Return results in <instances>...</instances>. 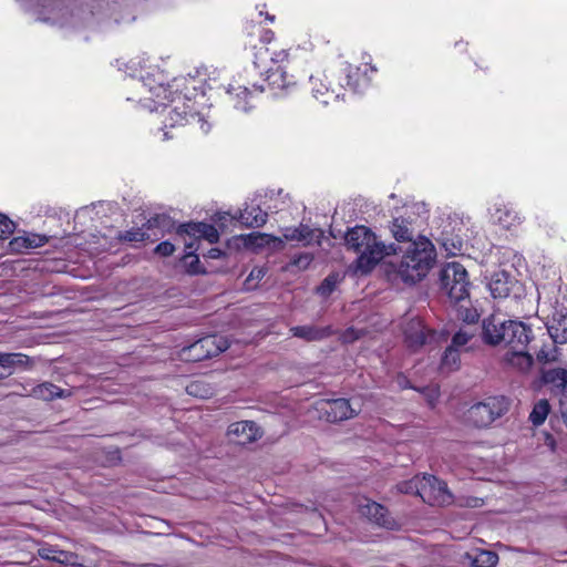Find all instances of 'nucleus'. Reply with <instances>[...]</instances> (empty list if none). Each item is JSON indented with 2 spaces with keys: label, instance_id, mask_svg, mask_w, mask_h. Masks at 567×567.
<instances>
[{
  "label": "nucleus",
  "instance_id": "obj_1",
  "mask_svg": "<svg viewBox=\"0 0 567 567\" xmlns=\"http://www.w3.org/2000/svg\"><path fill=\"white\" fill-rule=\"evenodd\" d=\"M436 261V250L432 241L420 237L412 241L398 264L390 262L386 274L395 276L404 284L414 285L421 281Z\"/></svg>",
  "mask_w": 567,
  "mask_h": 567
},
{
  "label": "nucleus",
  "instance_id": "obj_2",
  "mask_svg": "<svg viewBox=\"0 0 567 567\" xmlns=\"http://www.w3.org/2000/svg\"><path fill=\"white\" fill-rule=\"evenodd\" d=\"M344 240L348 249L359 255L355 260V270L363 275L369 274L385 256L398 252L394 244L385 245L379 241L370 228L361 225L349 229Z\"/></svg>",
  "mask_w": 567,
  "mask_h": 567
},
{
  "label": "nucleus",
  "instance_id": "obj_3",
  "mask_svg": "<svg viewBox=\"0 0 567 567\" xmlns=\"http://www.w3.org/2000/svg\"><path fill=\"white\" fill-rule=\"evenodd\" d=\"M147 91L150 96H143V99L152 101L155 110L159 106L164 107L166 112L164 125L166 127L184 126L189 118H195L197 115L190 99L176 93L173 95L167 86L161 84Z\"/></svg>",
  "mask_w": 567,
  "mask_h": 567
},
{
  "label": "nucleus",
  "instance_id": "obj_4",
  "mask_svg": "<svg viewBox=\"0 0 567 567\" xmlns=\"http://www.w3.org/2000/svg\"><path fill=\"white\" fill-rule=\"evenodd\" d=\"M413 489L424 503L431 506H444L453 502V495L450 493L446 483L434 475L415 476L400 486V491L404 493Z\"/></svg>",
  "mask_w": 567,
  "mask_h": 567
},
{
  "label": "nucleus",
  "instance_id": "obj_5",
  "mask_svg": "<svg viewBox=\"0 0 567 567\" xmlns=\"http://www.w3.org/2000/svg\"><path fill=\"white\" fill-rule=\"evenodd\" d=\"M440 288L453 305L470 301L472 284L465 267L457 261L447 262L440 271Z\"/></svg>",
  "mask_w": 567,
  "mask_h": 567
},
{
  "label": "nucleus",
  "instance_id": "obj_6",
  "mask_svg": "<svg viewBox=\"0 0 567 567\" xmlns=\"http://www.w3.org/2000/svg\"><path fill=\"white\" fill-rule=\"evenodd\" d=\"M511 408V400L505 395H492L473 404L466 413V420L477 429L488 427L504 416Z\"/></svg>",
  "mask_w": 567,
  "mask_h": 567
},
{
  "label": "nucleus",
  "instance_id": "obj_7",
  "mask_svg": "<svg viewBox=\"0 0 567 567\" xmlns=\"http://www.w3.org/2000/svg\"><path fill=\"white\" fill-rule=\"evenodd\" d=\"M377 72L378 69L369 62L359 65L343 62L332 76L336 79L338 86L342 89L343 94L347 90L353 93H362L371 85L372 76Z\"/></svg>",
  "mask_w": 567,
  "mask_h": 567
},
{
  "label": "nucleus",
  "instance_id": "obj_8",
  "mask_svg": "<svg viewBox=\"0 0 567 567\" xmlns=\"http://www.w3.org/2000/svg\"><path fill=\"white\" fill-rule=\"evenodd\" d=\"M227 348L228 343L223 337L208 334L196 340L188 347H184L181 354L186 361L199 362L218 355L227 350Z\"/></svg>",
  "mask_w": 567,
  "mask_h": 567
},
{
  "label": "nucleus",
  "instance_id": "obj_9",
  "mask_svg": "<svg viewBox=\"0 0 567 567\" xmlns=\"http://www.w3.org/2000/svg\"><path fill=\"white\" fill-rule=\"evenodd\" d=\"M301 50L299 45L281 47L275 37L274 44H264L254 52V65L256 69H265L267 62H272L276 66H282L290 63L297 58V53Z\"/></svg>",
  "mask_w": 567,
  "mask_h": 567
},
{
  "label": "nucleus",
  "instance_id": "obj_10",
  "mask_svg": "<svg viewBox=\"0 0 567 567\" xmlns=\"http://www.w3.org/2000/svg\"><path fill=\"white\" fill-rule=\"evenodd\" d=\"M258 70L261 75L265 74V79L260 85L252 84L254 91H270L274 95H278L290 92L297 85L293 76L288 75L282 66H265Z\"/></svg>",
  "mask_w": 567,
  "mask_h": 567
},
{
  "label": "nucleus",
  "instance_id": "obj_11",
  "mask_svg": "<svg viewBox=\"0 0 567 567\" xmlns=\"http://www.w3.org/2000/svg\"><path fill=\"white\" fill-rule=\"evenodd\" d=\"M319 417L330 423H338L355 416L348 399H322L316 402Z\"/></svg>",
  "mask_w": 567,
  "mask_h": 567
},
{
  "label": "nucleus",
  "instance_id": "obj_12",
  "mask_svg": "<svg viewBox=\"0 0 567 567\" xmlns=\"http://www.w3.org/2000/svg\"><path fill=\"white\" fill-rule=\"evenodd\" d=\"M241 37L245 47L256 52L260 45L274 44L275 32L252 20H247L243 24Z\"/></svg>",
  "mask_w": 567,
  "mask_h": 567
},
{
  "label": "nucleus",
  "instance_id": "obj_13",
  "mask_svg": "<svg viewBox=\"0 0 567 567\" xmlns=\"http://www.w3.org/2000/svg\"><path fill=\"white\" fill-rule=\"evenodd\" d=\"M176 234L179 236H189L193 239L190 243H194V249H197L196 243L202 239L207 240L209 244H216L219 240V233L217 228L213 224L204 221L181 224L176 229Z\"/></svg>",
  "mask_w": 567,
  "mask_h": 567
},
{
  "label": "nucleus",
  "instance_id": "obj_14",
  "mask_svg": "<svg viewBox=\"0 0 567 567\" xmlns=\"http://www.w3.org/2000/svg\"><path fill=\"white\" fill-rule=\"evenodd\" d=\"M533 339V330L522 321L507 320L502 343L511 350L527 349Z\"/></svg>",
  "mask_w": 567,
  "mask_h": 567
},
{
  "label": "nucleus",
  "instance_id": "obj_15",
  "mask_svg": "<svg viewBox=\"0 0 567 567\" xmlns=\"http://www.w3.org/2000/svg\"><path fill=\"white\" fill-rule=\"evenodd\" d=\"M326 81L319 76H310V85L312 96L323 105H328L331 101H338L343 97L342 89L338 86L333 76L329 80L326 76Z\"/></svg>",
  "mask_w": 567,
  "mask_h": 567
},
{
  "label": "nucleus",
  "instance_id": "obj_16",
  "mask_svg": "<svg viewBox=\"0 0 567 567\" xmlns=\"http://www.w3.org/2000/svg\"><path fill=\"white\" fill-rule=\"evenodd\" d=\"M358 509L362 516L367 517L370 522L378 526L392 528L394 525V520L391 517L388 508L380 503L364 498L363 503L360 502L358 504Z\"/></svg>",
  "mask_w": 567,
  "mask_h": 567
},
{
  "label": "nucleus",
  "instance_id": "obj_17",
  "mask_svg": "<svg viewBox=\"0 0 567 567\" xmlns=\"http://www.w3.org/2000/svg\"><path fill=\"white\" fill-rule=\"evenodd\" d=\"M228 435L235 436L236 442L244 445L260 439L261 432L254 421H238L229 425Z\"/></svg>",
  "mask_w": 567,
  "mask_h": 567
},
{
  "label": "nucleus",
  "instance_id": "obj_18",
  "mask_svg": "<svg viewBox=\"0 0 567 567\" xmlns=\"http://www.w3.org/2000/svg\"><path fill=\"white\" fill-rule=\"evenodd\" d=\"M506 321H502L494 315L485 318L482 326V339L489 346L501 344L504 339Z\"/></svg>",
  "mask_w": 567,
  "mask_h": 567
},
{
  "label": "nucleus",
  "instance_id": "obj_19",
  "mask_svg": "<svg viewBox=\"0 0 567 567\" xmlns=\"http://www.w3.org/2000/svg\"><path fill=\"white\" fill-rule=\"evenodd\" d=\"M548 332L554 343H567V308L555 307L551 313V322L548 326Z\"/></svg>",
  "mask_w": 567,
  "mask_h": 567
},
{
  "label": "nucleus",
  "instance_id": "obj_20",
  "mask_svg": "<svg viewBox=\"0 0 567 567\" xmlns=\"http://www.w3.org/2000/svg\"><path fill=\"white\" fill-rule=\"evenodd\" d=\"M405 343L409 348L416 349L426 342L425 326L420 318H412L403 328Z\"/></svg>",
  "mask_w": 567,
  "mask_h": 567
},
{
  "label": "nucleus",
  "instance_id": "obj_21",
  "mask_svg": "<svg viewBox=\"0 0 567 567\" xmlns=\"http://www.w3.org/2000/svg\"><path fill=\"white\" fill-rule=\"evenodd\" d=\"M542 381L545 385L550 386V391L556 395L567 393V370L563 368H554L542 372Z\"/></svg>",
  "mask_w": 567,
  "mask_h": 567
},
{
  "label": "nucleus",
  "instance_id": "obj_22",
  "mask_svg": "<svg viewBox=\"0 0 567 567\" xmlns=\"http://www.w3.org/2000/svg\"><path fill=\"white\" fill-rule=\"evenodd\" d=\"M167 217L165 215H155L151 217L144 225L143 228H133L130 230H126L121 238L125 241H145L151 238V236L144 230H151L153 228H157L161 226H164L166 223Z\"/></svg>",
  "mask_w": 567,
  "mask_h": 567
},
{
  "label": "nucleus",
  "instance_id": "obj_23",
  "mask_svg": "<svg viewBox=\"0 0 567 567\" xmlns=\"http://www.w3.org/2000/svg\"><path fill=\"white\" fill-rule=\"evenodd\" d=\"M48 243V237L44 235L29 234L25 236H18L9 241V249L12 252H23L29 249L42 247Z\"/></svg>",
  "mask_w": 567,
  "mask_h": 567
},
{
  "label": "nucleus",
  "instance_id": "obj_24",
  "mask_svg": "<svg viewBox=\"0 0 567 567\" xmlns=\"http://www.w3.org/2000/svg\"><path fill=\"white\" fill-rule=\"evenodd\" d=\"M238 219L245 227L259 228L267 223L268 214L258 205H246V207L240 210Z\"/></svg>",
  "mask_w": 567,
  "mask_h": 567
},
{
  "label": "nucleus",
  "instance_id": "obj_25",
  "mask_svg": "<svg viewBox=\"0 0 567 567\" xmlns=\"http://www.w3.org/2000/svg\"><path fill=\"white\" fill-rule=\"evenodd\" d=\"M290 332L293 337L303 339L306 341L322 340L333 334V330L330 326H296L290 329Z\"/></svg>",
  "mask_w": 567,
  "mask_h": 567
},
{
  "label": "nucleus",
  "instance_id": "obj_26",
  "mask_svg": "<svg viewBox=\"0 0 567 567\" xmlns=\"http://www.w3.org/2000/svg\"><path fill=\"white\" fill-rule=\"evenodd\" d=\"M31 396L43 400L53 401L54 399H63L71 395V391L63 390L52 382H43L30 390Z\"/></svg>",
  "mask_w": 567,
  "mask_h": 567
},
{
  "label": "nucleus",
  "instance_id": "obj_27",
  "mask_svg": "<svg viewBox=\"0 0 567 567\" xmlns=\"http://www.w3.org/2000/svg\"><path fill=\"white\" fill-rule=\"evenodd\" d=\"M38 553L41 558L47 560L72 566L78 564V555L75 553L59 549L56 546H43L39 548Z\"/></svg>",
  "mask_w": 567,
  "mask_h": 567
},
{
  "label": "nucleus",
  "instance_id": "obj_28",
  "mask_svg": "<svg viewBox=\"0 0 567 567\" xmlns=\"http://www.w3.org/2000/svg\"><path fill=\"white\" fill-rule=\"evenodd\" d=\"M488 287L494 298H506L512 290V278L504 270L496 271L493 274Z\"/></svg>",
  "mask_w": 567,
  "mask_h": 567
},
{
  "label": "nucleus",
  "instance_id": "obj_29",
  "mask_svg": "<svg viewBox=\"0 0 567 567\" xmlns=\"http://www.w3.org/2000/svg\"><path fill=\"white\" fill-rule=\"evenodd\" d=\"M504 361L519 371H527L533 365L534 359L527 349H513L505 354Z\"/></svg>",
  "mask_w": 567,
  "mask_h": 567
},
{
  "label": "nucleus",
  "instance_id": "obj_30",
  "mask_svg": "<svg viewBox=\"0 0 567 567\" xmlns=\"http://www.w3.org/2000/svg\"><path fill=\"white\" fill-rule=\"evenodd\" d=\"M391 233L398 241L412 243L413 230L411 221L403 216L394 217L391 225Z\"/></svg>",
  "mask_w": 567,
  "mask_h": 567
},
{
  "label": "nucleus",
  "instance_id": "obj_31",
  "mask_svg": "<svg viewBox=\"0 0 567 567\" xmlns=\"http://www.w3.org/2000/svg\"><path fill=\"white\" fill-rule=\"evenodd\" d=\"M186 392L195 398L208 399L215 394V386L206 379L200 378L190 381L186 385Z\"/></svg>",
  "mask_w": 567,
  "mask_h": 567
},
{
  "label": "nucleus",
  "instance_id": "obj_32",
  "mask_svg": "<svg viewBox=\"0 0 567 567\" xmlns=\"http://www.w3.org/2000/svg\"><path fill=\"white\" fill-rule=\"evenodd\" d=\"M495 223L502 226L504 229H512L513 227L522 223L520 217L514 210L506 206L497 207L493 215Z\"/></svg>",
  "mask_w": 567,
  "mask_h": 567
},
{
  "label": "nucleus",
  "instance_id": "obj_33",
  "mask_svg": "<svg viewBox=\"0 0 567 567\" xmlns=\"http://www.w3.org/2000/svg\"><path fill=\"white\" fill-rule=\"evenodd\" d=\"M473 567H495L498 563V555L487 549H477L474 555H467Z\"/></svg>",
  "mask_w": 567,
  "mask_h": 567
},
{
  "label": "nucleus",
  "instance_id": "obj_34",
  "mask_svg": "<svg viewBox=\"0 0 567 567\" xmlns=\"http://www.w3.org/2000/svg\"><path fill=\"white\" fill-rule=\"evenodd\" d=\"M284 237L288 241H302L306 245L313 240V230L308 226L300 224L298 227L288 228Z\"/></svg>",
  "mask_w": 567,
  "mask_h": 567
},
{
  "label": "nucleus",
  "instance_id": "obj_35",
  "mask_svg": "<svg viewBox=\"0 0 567 567\" xmlns=\"http://www.w3.org/2000/svg\"><path fill=\"white\" fill-rule=\"evenodd\" d=\"M30 365V358L24 353H0V367L3 369H11L12 367L28 368Z\"/></svg>",
  "mask_w": 567,
  "mask_h": 567
},
{
  "label": "nucleus",
  "instance_id": "obj_36",
  "mask_svg": "<svg viewBox=\"0 0 567 567\" xmlns=\"http://www.w3.org/2000/svg\"><path fill=\"white\" fill-rule=\"evenodd\" d=\"M549 412V402L546 399H542L534 404L533 410L529 413L528 420L532 422L534 426H539L546 421Z\"/></svg>",
  "mask_w": 567,
  "mask_h": 567
},
{
  "label": "nucleus",
  "instance_id": "obj_37",
  "mask_svg": "<svg viewBox=\"0 0 567 567\" xmlns=\"http://www.w3.org/2000/svg\"><path fill=\"white\" fill-rule=\"evenodd\" d=\"M461 354L460 350L453 347H447L442 355L441 369L446 371H455L460 368Z\"/></svg>",
  "mask_w": 567,
  "mask_h": 567
},
{
  "label": "nucleus",
  "instance_id": "obj_38",
  "mask_svg": "<svg viewBox=\"0 0 567 567\" xmlns=\"http://www.w3.org/2000/svg\"><path fill=\"white\" fill-rule=\"evenodd\" d=\"M186 254L184 259L193 257V260L187 265V272L190 275L206 274V270L202 267L198 256L195 254L197 249H194V243L185 244Z\"/></svg>",
  "mask_w": 567,
  "mask_h": 567
},
{
  "label": "nucleus",
  "instance_id": "obj_39",
  "mask_svg": "<svg viewBox=\"0 0 567 567\" xmlns=\"http://www.w3.org/2000/svg\"><path fill=\"white\" fill-rule=\"evenodd\" d=\"M341 281V277L338 272L329 274L317 288V293L321 297H329L338 284Z\"/></svg>",
  "mask_w": 567,
  "mask_h": 567
},
{
  "label": "nucleus",
  "instance_id": "obj_40",
  "mask_svg": "<svg viewBox=\"0 0 567 567\" xmlns=\"http://www.w3.org/2000/svg\"><path fill=\"white\" fill-rule=\"evenodd\" d=\"M456 307L457 317L466 323H475L480 319V313L472 306H465L464 302L454 305Z\"/></svg>",
  "mask_w": 567,
  "mask_h": 567
},
{
  "label": "nucleus",
  "instance_id": "obj_41",
  "mask_svg": "<svg viewBox=\"0 0 567 567\" xmlns=\"http://www.w3.org/2000/svg\"><path fill=\"white\" fill-rule=\"evenodd\" d=\"M16 229V224L7 215L0 213V240L9 238Z\"/></svg>",
  "mask_w": 567,
  "mask_h": 567
},
{
  "label": "nucleus",
  "instance_id": "obj_42",
  "mask_svg": "<svg viewBox=\"0 0 567 567\" xmlns=\"http://www.w3.org/2000/svg\"><path fill=\"white\" fill-rule=\"evenodd\" d=\"M313 260V255L310 252H301L299 255L293 256L291 259V265L299 269H307Z\"/></svg>",
  "mask_w": 567,
  "mask_h": 567
},
{
  "label": "nucleus",
  "instance_id": "obj_43",
  "mask_svg": "<svg viewBox=\"0 0 567 567\" xmlns=\"http://www.w3.org/2000/svg\"><path fill=\"white\" fill-rule=\"evenodd\" d=\"M362 336H363L362 331L357 330L353 327H350V328H347L342 332L340 339L343 343H352V342L359 340Z\"/></svg>",
  "mask_w": 567,
  "mask_h": 567
},
{
  "label": "nucleus",
  "instance_id": "obj_44",
  "mask_svg": "<svg viewBox=\"0 0 567 567\" xmlns=\"http://www.w3.org/2000/svg\"><path fill=\"white\" fill-rule=\"evenodd\" d=\"M471 338L472 334L460 330L453 336L450 347L458 349L460 347L465 346L471 340Z\"/></svg>",
  "mask_w": 567,
  "mask_h": 567
},
{
  "label": "nucleus",
  "instance_id": "obj_45",
  "mask_svg": "<svg viewBox=\"0 0 567 567\" xmlns=\"http://www.w3.org/2000/svg\"><path fill=\"white\" fill-rule=\"evenodd\" d=\"M174 251L175 246L168 240L162 241L155 247V252L162 257L172 256Z\"/></svg>",
  "mask_w": 567,
  "mask_h": 567
},
{
  "label": "nucleus",
  "instance_id": "obj_46",
  "mask_svg": "<svg viewBox=\"0 0 567 567\" xmlns=\"http://www.w3.org/2000/svg\"><path fill=\"white\" fill-rule=\"evenodd\" d=\"M10 385H12L14 389L11 392L7 393L4 396H10V395L31 396L30 390H28L27 385H24L23 383L13 382V383H10Z\"/></svg>",
  "mask_w": 567,
  "mask_h": 567
},
{
  "label": "nucleus",
  "instance_id": "obj_47",
  "mask_svg": "<svg viewBox=\"0 0 567 567\" xmlns=\"http://www.w3.org/2000/svg\"><path fill=\"white\" fill-rule=\"evenodd\" d=\"M536 358L542 363H547L550 361L549 353L545 348H542L536 352Z\"/></svg>",
  "mask_w": 567,
  "mask_h": 567
},
{
  "label": "nucleus",
  "instance_id": "obj_48",
  "mask_svg": "<svg viewBox=\"0 0 567 567\" xmlns=\"http://www.w3.org/2000/svg\"><path fill=\"white\" fill-rule=\"evenodd\" d=\"M266 237H267L266 234H257L255 236L250 235L249 239L252 245L262 246Z\"/></svg>",
  "mask_w": 567,
  "mask_h": 567
},
{
  "label": "nucleus",
  "instance_id": "obj_49",
  "mask_svg": "<svg viewBox=\"0 0 567 567\" xmlns=\"http://www.w3.org/2000/svg\"><path fill=\"white\" fill-rule=\"evenodd\" d=\"M224 256V251L219 248H210L207 254L205 255V257L209 258V259H218L220 257Z\"/></svg>",
  "mask_w": 567,
  "mask_h": 567
},
{
  "label": "nucleus",
  "instance_id": "obj_50",
  "mask_svg": "<svg viewBox=\"0 0 567 567\" xmlns=\"http://www.w3.org/2000/svg\"><path fill=\"white\" fill-rule=\"evenodd\" d=\"M266 20H268L270 23H274L276 20V17L274 14H270L268 12L265 13Z\"/></svg>",
  "mask_w": 567,
  "mask_h": 567
},
{
  "label": "nucleus",
  "instance_id": "obj_51",
  "mask_svg": "<svg viewBox=\"0 0 567 567\" xmlns=\"http://www.w3.org/2000/svg\"><path fill=\"white\" fill-rule=\"evenodd\" d=\"M11 374V371H8L7 373H3V372H0V381L6 379L7 377H9Z\"/></svg>",
  "mask_w": 567,
  "mask_h": 567
},
{
  "label": "nucleus",
  "instance_id": "obj_52",
  "mask_svg": "<svg viewBox=\"0 0 567 567\" xmlns=\"http://www.w3.org/2000/svg\"><path fill=\"white\" fill-rule=\"evenodd\" d=\"M456 45H460V47H462V48L466 49V47H467V43H463V42H457V43H456Z\"/></svg>",
  "mask_w": 567,
  "mask_h": 567
},
{
  "label": "nucleus",
  "instance_id": "obj_53",
  "mask_svg": "<svg viewBox=\"0 0 567 567\" xmlns=\"http://www.w3.org/2000/svg\"><path fill=\"white\" fill-rule=\"evenodd\" d=\"M244 93L246 95H251V91L249 89H247V87L244 89Z\"/></svg>",
  "mask_w": 567,
  "mask_h": 567
},
{
  "label": "nucleus",
  "instance_id": "obj_54",
  "mask_svg": "<svg viewBox=\"0 0 567 567\" xmlns=\"http://www.w3.org/2000/svg\"><path fill=\"white\" fill-rule=\"evenodd\" d=\"M141 86H142V89H143L144 91H146V86H145V84H141Z\"/></svg>",
  "mask_w": 567,
  "mask_h": 567
},
{
  "label": "nucleus",
  "instance_id": "obj_55",
  "mask_svg": "<svg viewBox=\"0 0 567 567\" xmlns=\"http://www.w3.org/2000/svg\"><path fill=\"white\" fill-rule=\"evenodd\" d=\"M42 1H43V3L45 2V0H42Z\"/></svg>",
  "mask_w": 567,
  "mask_h": 567
}]
</instances>
